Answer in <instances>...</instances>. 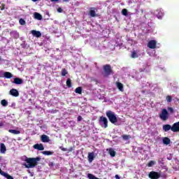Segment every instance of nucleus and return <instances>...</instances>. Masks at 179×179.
I'll use <instances>...</instances> for the list:
<instances>
[{
	"instance_id": "obj_1",
	"label": "nucleus",
	"mask_w": 179,
	"mask_h": 179,
	"mask_svg": "<svg viewBox=\"0 0 179 179\" xmlns=\"http://www.w3.org/2000/svg\"><path fill=\"white\" fill-rule=\"evenodd\" d=\"M41 161V158L40 157H37L35 158H27L25 162L27 164H25L26 169H34L37 164H38V162Z\"/></svg>"
},
{
	"instance_id": "obj_2",
	"label": "nucleus",
	"mask_w": 179,
	"mask_h": 179,
	"mask_svg": "<svg viewBox=\"0 0 179 179\" xmlns=\"http://www.w3.org/2000/svg\"><path fill=\"white\" fill-rule=\"evenodd\" d=\"M106 117L108 118L111 124H115L116 122H118V119L117 118V116H115V113L111 110L106 112Z\"/></svg>"
},
{
	"instance_id": "obj_3",
	"label": "nucleus",
	"mask_w": 179,
	"mask_h": 179,
	"mask_svg": "<svg viewBox=\"0 0 179 179\" xmlns=\"http://www.w3.org/2000/svg\"><path fill=\"white\" fill-rule=\"evenodd\" d=\"M103 76L105 78H108L110 75H113V73H114L113 72V69H111V65L110 64H105L103 66Z\"/></svg>"
},
{
	"instance_id": "obj_4",
	"label": "nucleus",
	"mask_w": 179,
	"mask_h": 179,
	"mask_svg": "<svg viewBox=\"0 0 179 179\" xmlns=\"http://www.w3.org/2000/svg\"><path fill=\"white\" fill-rule=\"evenodd\" d=\"M148 177L150 179H159L162 177V174L160 172H156L155 171H152L148 173Z\"/></svg>"
},
{
	"instance_id": "obj_5",
	"label": "nucleus",
	"mask_w": 179,
	"mask_h": 179,
	"mask_svg": "<svg viewBox=\"0 0 179 179\" xmlns=\"http://www.w3.org/2000/svg\"><path fill=\"white\" fill-rule=\"evenodd\" d=\"M159 118L162 121H167L169 119V111H167V109H162V113L159 114Z\"/></svg>"
},
{
	"instance_id": "obj_6",
	"label": "nucleus",
	"mask_w": 179,
	"mask_h": 179,
	"mask_svg": "<svg viewBox=\"0 0 179 179\" xmlns=\"http://www.w3.org/2000/svg\"><path fill=\"white\" fill-rule=\"evenodd\" d=\"M99 122H102L103 124V128H107L108 127V120H107V117L104 116H101L99 117Z\"/></svg>"
},
{
	"instance_id": "obj_7",
	"label": "nucleus",
	"mask_w": 179,
	"mask_h": 179,
	"mask_svg": "<svg viewBox=\"0 0 179 179\" xmlns=\"http://www.w3.org/2000/svg\"><path fill=\"white\" fill-rule=\"evenodd\" d=\"M148 48H151V50H154V48H156V41H150L148 43Z\"/></svg>"
},
{
	"instance_id": "obj_8",
	"label": "nucleus",
	"mask_w": 179,
	"mask_h": 179,
	"mask_svg": "<svg viewBox=\"0 0 179 179\" xmlns=\"http://www.w3.org/2000/svg\"><path fill=\"white\" fill-rule=\"evenodd\" d=\"M172 132H179V122H177L172 125Z\"/></svg>"
},
{
	"instance_id": "obj_9",
	"label": "nucleus",
	"mask_w": 179,
	"mask_h": 179,
	"mask_svg": "<svg viewBox=\"0 0 179 179\" xmlns=\"http://www.w3.org/2000/svg\"><path fill=\"white\" fill-rule=\"evenodd\" d=\"M10 94L11 96H13V97H18V96H19V91H17V90H16V89H11L10 90Z\"/></svg>"
},
{
	"instance_id": "obj_10",
	"label": "nucleus",
	"mask_w": 179,
	"mask_h": 179,
	"mask_svg": "<svg viewBox=\"0 0 179 179\" xmlns=\"http://www.w3.org/2000/svg\"><path fill=\"white\" fill-rule=\"evenodd\" d=\"M34 149H36V150H44V145H43L42 143H37L34 145L33 146Z\"/></svg>"
},
{
	"instance_id": "obj_11",
	"label": "nucleus",
	"mask_w": 179,
	"mask_h": 179,
	"mask_svg": "<svg viewBox=\"0 0 179 179\" xmlns=\"http://www.w3.org/2000/svg\"><path fill=\"white\" fill-rule=\"evenodd\" d=\"M87 157H88V162H89V163H92V162H93V160H94V157H96L94 156V152H89Z\"/></svg>"
},
{
	"instance_id": "obj_12",
	"label": "nucleus",
	"mask_w": 179,
	"mask_h": 179,
	"mask_svg": "<svg viewBox=\"0 0 179 179\" xmlns=\"http://www.w3.org/2000/svg\"><path fill=\"white\" fill-rule=\"evenodd\" d=\"M31 33L34 37H37L38 38L41 37V32L39 31L32 30Z\"/></svg>"
},
{
	"instance_id": "obj_13",
	"label": "nucleus",
	"mask_w": 179,
	"mask_h": 179,
	"mask_svg": "<svg viewBox=\"0 0 179 179\" xmlns=\"http://www.w3.org/2000/svg\"><path fill=\"white\" fill-rule=\"evenodd\" d=\"M41 141L43 143H48L50 142V137L48 136L43 134L41 136Z\"/></svg>"
},
{
	"instance_id": "obj_14",
	"label": "nucleus",
	"mask_w": 179,
	"mask_h": 179,
	"mask_svg": "<svg viewBox=\"0 0 179 179\" xmlns=\"http://www.w3.org/2000/svg\"><path fill=\"white\" fill-rule=\"evenodd\" d=\"M0 153H2L3 155L6 153V146L5 144H3V143L0 144Z\"/></svg>"
},
{
	"instance_id": "obj_15",
	"label": "nucleus",
	"mask_w": 179,
	"mask_h": 179,
	"mask_svg": "<svg viewBox=\"0 0 179 179\" xmlns=\"http://www.w3.org/2000/svg\"><path fill=\"white\" fill-rule=\"evenodd\" d=\"M3 78H6V79H10V78H13V74L10 72L6 71L3 74Z\"/></svg>"
},
{
	"instance_id": "obj_16",
	"label": "nucleus",
	"mask_w": 179,
	"mask_h": 179,
	"mask_svg": "<svg viewBox=\"0 0 179 179\" xmlns=\"http://www.w3.org/2000/svg\"><path fill=\"white\" fill-rule=\"evenodd\" d=\"M172 128L173 127L170 124H164L162 127V129H163V131H164V132H169V131H170V129H171V131H172Z\"/></svg>"
},
{
	"instance_id": "obj_17",
	"label": "nucleus",
	"mask_w": 179,
	"mask_h": 179,
	"mask_svg": "<svg viewBox=\"0 0 179 179\" xmlns=\"http://www.w3.org/2000/svg\"><path fill=\"white\" fill-rule=\"evenodd\" d=\"M107 152H108L111 157H115V155H117V152L113 148L107 149Z\"/></svg>"
},
{
	"instance_id": "obj_18",
	"label": "nucleus",
	"mask_w": 179,
	"mask_h": 179,
	"mask_svg": "<svg viewBox=\"0 0 179 179\" xmlns=\"http://www.w3.org/2000/svg\"><path fill=\"white\" fill-rule=\"evenodd\" d=\"M13 83H15V85H22V83H23V80L19 78H14Z\"/></svg>"
},
{
	"instance_id": "obj_19",
	"label": "nucleus",
	"mask_w": 179,
	"mask_h": 179,
	"mask_svg": "<svg viewBox=\"0 0 179 179\" xmlns=\"http://www.w3.org/2000/svg\"><path fill=\"white\" fill-rule=\"evenodd\" d=\"M96 8H91V10H90V15L91 17H96Z\"/></svg>"
},
{
	"instance_id": "obj_20",
	"label": "nucleus",
	"mask_w": 179,
	"mask_h": 179,
	"mask_svg": "<svg viewBox=\"0 0 179 179\" xmlns=\"http://www.w3.org/2000/svg\"><path fill=\"white\" fill-rule=\"evenodd\" d=\"M162 142L164 145H170V142H171V141L169 138V137H164L162 139Z\"/></svg>"
},
{
	"instance_id": "obj_21",
	"label": "nucleus",
	"mask_w": 179,
	"mask_h": 179,
	"mask_svg": "<svg viewBox=\"0 0 179 179\" xmlns=\"http://www.w3.org/2000/svg\"><path fill=\"white\" fill-rule=\"evenodd\" d=\"M117 87L120 92H124V85L121 83H117Z\"/></svg>"
},
{
	"instance_id": "obj_22",
	"label": "nucleus",
	"mask_w": 179,
	"mask_h": 179,
	"mask_svg": "<svg viewBox=\"0 0 179 179\" xmlns=\"http://www.w3.org/2000/svg\"><path fill=\"white\" fill-rule=\"evenodd\" d=\"M8 132H10V134H13V135H19L21 133L20 131L15 129H9Z\"/></svg>"
},
{
	"instance_id": "obj_23",
	"label": "nucleus",
	"mask_w": 179,
	"mask_h": 179,
	"mask_svg": "<svg viewBox=\"0 0 179 179\" xmlns=\"http://www.w3.org/2000/svg\"><path fill=\"white\" fill-rule=\"evenodd\" d=\"M34 17L37 19V20H41V19H43V16L38 13H34Z\"/></svg>"
},
{
	"instance_id": "obj_24",
	"label": "nucleus",
	"mask_w": 179,
	"mask_h": 179,
	"mask_svg": "<svg viewBox=\"0 0 179 179\" xmlns=\"http://www.w3.org/2000/svg\"><path fill=\"white\" fill-rule=\"evenodd\" d=\"M42 153L45 156H51V155H54V152H51V151H43V152H42Z\"/></svg>"
},
{
	"instance_id": "obj_25",
	"label": "nucleus",
	"mask_w": 179,
	"mask_h": 179,
	"mask_svg": "<svg viewBox=\"0 0 179 179\" xmlns=\"http://www.w3.org/2000/svg\"><path fill=\"white\" fill-rule=\"evenodd\" d=\"M66 85L67 87H72V80H71V78L67 79L66 82Z\"/></svg>"
},
{
	"instance_id": "obj_26",
	"label": "nucleus",
	"mask_w": 179,
	"mask_h": 179,
	"mask_svg": "<svg viewBox=\"0 0 179 179\" xmlns=\"http://www.w3.org/2000/svg\"><path fill=\"white\" fill-rule=\"evenodd\" d=\"M75 92L78 94H82V87H78L77 88H76Z\"/></svg>"
},
{
	"instance_id": "obj_27",
	"label": "nucleus",
	"mask_w": 179,
	"mask_h": 179,
	"mask_svg": "<svg viewBox=\"0 0 179 179\" xmlns=\"http://www.w3.org/2000/svg\"><path fill=\"white\" fill-rule=\"evenodd\" d=\"M1 106H3V107H7V106H8V101H6V99H3L1 101Z\"/></svg>"
},
{
	"instance_id": "obj_28",
	"label": "nucleus",
	"mask_w": 179,
	"mask_h": 179,
	"mask_svg": "<svg viewBox=\"0 0 179 179\" xmlns=\"http://www.w3.org/2000/svg\"><path fill=\"white\" fill-rule=\"evenodd\" d=\"M122 138L124 141H128L129 139H131V135H123L122 136Z\"/></svg>"
},
{
	"instance_id": "obj_29",
	"label": "nucleus",
	"mask_w": 179,
	"mask_h": 179,
	"mask_svg": "<svg viewBox=\"0 0 179 179\" xmlns=\"http://www.w3.org/2000/svg\"><path fill=\"white\" fill-rule=\"evenodd\" d=\"M66 75H68V71L66 69H62V76H66Z\"/></svg>"
},
{
	"instance_id": "obj_30",
	"label": "nucleus",
	"mask_w": 179,
	"mask_h": 179,
	"mask_svg": "<svg viewBox=\"0 0 179 179\" xmlns=\"http://www.w3.org/2000/svg\"><path fill=\"white\" fill-rule=\"evenodd\" d=\"M122 14L123 15V16H128V10H127L126 8L122 9Z\"/></svg>"
},
{
	"instance_id": "obj_31",
	"label": "nucleus",
	"mask_w": 179,
	"mask_h": 179,
	"mask_svg": "<svg viewBox=\"0 0 179 179\" xmlns=\"http://www.w3.org/2000/svg\"><path fill=\"white\" fill-rule=\"evenodd\" d=\"M155 161H150L148 164V167H153V166H155Z\"/></svg>"
},
{
	"instance_id": "obj_32",
	"label": "nucleus",
	"mask_w": 179,
	"mask_h": 179,
	"mask_svg": "<svg viewBox=\"0 0 179 179\" xmlns=\"http://www.w3.org/2000/svg\"><path fill=\"white\" fill-rule=\"evenodd\" d=\"M19 23L20 24H21V26H24V24H26V21H24L23 18H20L19 20Z\"/></svg>"
},
{
	"instance_id": "obj_33",
	"label": "nucleus",
	"mask_w": 179,
	"mask_h": 179,
	"mask_svg": "<svg viewBox=\"0 0 179 179\" xmlns=\"http://www.w3.org/2000/svg\"><path fill=\"white\" fill-rule=\"evenodd\" d=\"M131 58H138V54L136 51H133L131 53Z\"/></svg>"
},
{
	"instance_id": "obj_34",
	"label": "nucleus",
	"mask_w": 179,
	"mask_h": 179,
	"mask_svg": "<svg viewBox=\"0 0 179 179\" xmlns=\"http://www.w3.org/2000/svg\"><path fill=\"white\" fill-rule=\"evenodd\" d=\"M171 100H173V98L171 97V96L170 95L166 96V101L168 103H171Z\"/></svg>"
},
{
	"instance_id": "obj_35",
	"label": "nucleus",
	"mask_w": 179,
	"mask_h": 179,
	"mask_svg": "<svg viewBox=\"0 0 179 179\" xmlns=\"http://www.w3.org/2000/svg\"><path fill=\"white\" fill-rule=\"evenodd\" d=\"M74 149H75V147H70L69 149L67 150L68 153L71 152H73Z\"/></svg>"
},
{
	"instance_id": "obj_36",
	"label": "nucleus",
	"mask_w": 179,
	"mask_h": 179,
	"mask_svg": "<svg viewBox=\"0 0 179 179\" xmlns=\"http://www.w3.org/2000/svg\"><path fill=\"white\" fill-rule=\"evenodd\" d=\"M59 149H61L62 150V152H68V149L65 148H64L62 146H60Z\"/></svg>"
},
{
	"instance_id": "obj_37",
	"label": "nucleus",
	"mask_w": 179,
	"mask_h": 179,
	"mask_svg": "<svg viewBox=\"0 0 179 179\" xmlns=\"http://www.w3.org/2000/svg\"><path fill=\"white\" fill-rule=\"evenodd\" d=\"M5 10V3H2L1 6V10Z\"/></svg>"
},
{
	"instance_id": "obj_38",
	"label": "nucleus",
	"mask_w": 179,
	"mask_h": 179,
	"mask_svg": "<svg viewBox=\"0 0 179 179\" xmlns=\"http://www.w3.org/2000/svg\"><path fill=\"white\" fill-rule=\"evenodd\" d=\"M83 118H82V116L79 115L77 118V121L79 122L80 121H82Z\"/></svg>"
},
{
	"instance_id": "obj_39",
	"label": "nucleus",
	"mask_w": 179,
	"mask_h": 179,
	"mask_svg": "<svg viewBox=\"0 0 179 179\" xmlns=\"http://www.w3.org/2000/svg\"><path fill=\"white\" fill-rule=\"evenodd\" d=\"M0 78H3V71H0Z\"/></svg>"
},
{
	"instance_id": "obj_40",
	"label": "nucleus",
	"mask_w": 179,
	"mask_h": 179,
	"mask_svg": "<svg viewBox=\"0 0 179 179\" xmlns=\"http://www.w3.org/2000/svg\"><path fill=\"white\" fill-rule=\"evenodd\" d=\"M49 166H50V167H52V166H55V164L53 162H50Z\"/></svg>"
},
{
	"instance_id": "obj_41",
	"label": "nucleus",
	"mask_w": 179,
	"mask_h": 179,
	"mask_svg": "<svg viewBox=\"0 0 179 179\" xmlns=\"http://www.w3.org/2000/svg\"><path fill=\"white\" fill-rule=\"evenodd\" d=\"M57 12H59V13H62V8H57Z\"/></svg>"
},
{
	"instance_id": "obj_42",
	"label": "nucleus",
	"mask_w": 179,
	"mask_h": 179,
	"mask_svg": "<svg viewBox=\"0 0 179 179\" xmlns=\"http://www.w3.org/2000/svg\"><path fill=\"white\" fill-rule=\"evenodd\" d=\"M169 111H170L171 113H173L174 110L173 109V108H168Z\"/></svg>"
},
{
	"instance_id": "obj_43",
	"label": "nucleus",
	"mask_w": 179,
	"mask_h": 179,
	"mask_svg": "<svg viewBox=\"0 0 179 179\" xmlns=\"http://www.w3.org/2000/svg\"><path fill=\"white\" fill-rule=\"evenodd\" d=\"M3 173H5L3 171H2V169H1L0 168V174L1 176H2L3 174Z\"/></svg>"
},
{
	"instance_id": "obj_44",
	"label": "nucleus",
	"mask_w": 179,
	"mask_h": 179,
	"mask_svg": "<svg viewBox=\"0 0 179 179\" xmlns=\"http://www.w3.org/2000/svg\"><path fill=\"white\" fill-rule=\"evenodd\" d=\"M115 178H116V179H120V176H118V175H115Z\"/></svg>"
},
{
	"instance_id": "obj_45",
	"label": "nucleus",
	"mask_w": 179,
	"mask_h": 179,
	"mask_svg": "<svg viewBox=\"0 0 179 179\" xmlns=\"http://www.w3.org/2000/svg\"><path fill=\"white\" fill-rule=\"evenodd\" d=\"M0 127H3V122H2L1 121H0Z\"/></svg>"
},
{
	"instance_id": "obj_46",
	"label": "nucleus",
	"mask_w": 179,
	"mask_h": 179,
	"mask_svg": "<svg viewBox=\"0 0 179 179\" xmlns=\"http://www.w3.org/2000/svg\"><path fill=\"white\" fill-rule=\"evenodd\" d=\"M51 2H58L59 0H50Z\"/></svg>"
},
{
	"instance_id": "obj_47",
	"label": "nucleus",
	"mask_w": 179,
	"mask_h": 179,
	"mask_svg": "<svg viewBox=\"0 0 179 179\" xmlns=\"http://www.w3.org/2000/svg\"><path fill=\"white\" fill-rule=\"evenodd\" d=\"M64 2H69L70 0H63Z\"/></svg>"
},
{
	"instance_id": "obj_48",
	"label": "nucleus",
	"mask_w": 179,
	"mask_h": 179,
	"mask_svg": "<svg viewBox=\"0 0 179 179\" xmlns=\"http://www.w3.org/2000/svg\"><path fill=\"white\" fill-rule=\"evenodd\" d=\"M32 1V2H37V1H38V0H31Z\"/></svg>"
},
{
	"instance_id": "obj_49",
	"label": "nucleus",
	"mask_w": 179,
	"mask_h": 179,
	"mask_svg": "<svg viewBox=\"0 0 179 179\" xmlns=\"http://www.w3.org/2000/svg\"><path fill=\"white\" fill-rule=\"evenodd\" d=\"M0 160H2V157H0Z\"/></svg>"
},
{
	"instance_id": "obj_50",
	"label": "nucleus",
	"mask_w": 179,
	"mask_h": 179,
	"mask_svg": "<svg viewBox=\"0 0 179 179\" xmlns=\"http://www.w3.org/2000/svg\"><path fill=\"white\" fill-rule=\"evenodd\" d=\"M177 101H179V99L176 98Z\"/></svg>"
},
{
	"instance_id": "obj_51",
	"label": "nucleus",
	"mask_w": 179,
	"mask_h": 179,
	"mask_svg": "<svg viewBox=\"0 0 179 179\" xmlns=\"http://www.w3.org/2000/svg\"><path fill=\"white\" fill-rule=\"evenodd\" d=\"M0 61H1V57H0Z\"/></svg>"
}]
</instances>
